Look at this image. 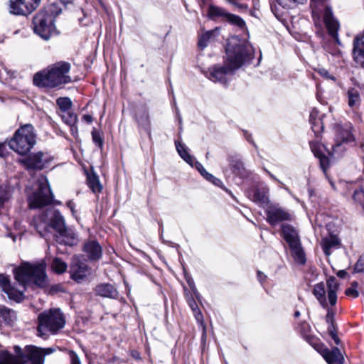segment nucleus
I'll use <instances>...</instances> for the list:
<instances>
[{
  "mask_svg": "<svg viewBox=\"0 0 364 364\" xmlns=\"http://www.w3.org/2000/svg\"><path fill=\"white\" fill-rule=\"evenodd\" d=\"M46 263L43 260L34 264L23 262L14 270L15 279L19 283L21 289H17L11 284L4 292L10 299L16 302L21 301L24 298L23 291L26 287L31 284L38 287L46 286Z\"/></svg>",
  "mask_w": 364,
  "mask_h": 364,
  "instance_id": "nucleus-1",
  "label": "nucleus"
},
{
  "mask_svg": "<svg viewBox=\"0 0 364 364\" xmlns=\"http://www.w3.org/2000/svg\"><path fill=\"white\" fill-rule=\"evenodd\" d=\"M227 58L225 65H214L210 69V80L223 84L227 82L226 75L240 68L243 63L251 58L252 48L247 43L232 38L226 48Z\"/></svg>",
  "mask_w": 364,
  "mask_h": 364,
  "instance_id": "nucleus-2",
  "label": "nucleus"
},
{
  "mask_svg": "<svg viewBox=\"0 0 364 364\" xmlns=\"http://www.w3.org/2000/svg\"><path fill=\"white\" fill-rule=\"evenodd\" d=\"M70 70L69 63L64 61L55 63L36 73L33 77V83L38 87L50 88L70 83L72 81L69 75Z\"/></svg>",
  "mask_w": 364,
  "mask_h": 364,
  "instance_id": "nucleus-3",
  "label": "nucleus"
},
{
  "mask_svg": "<svg viewBox=\"0 0 364 364\" xmlns=\"http://www.w3.org/2000/svg\"><path fill=\"white\" fill-rule=\"evenodd\" d=\"M61 11V8L56 4H51L45 7L33 18L34 32L43 39L48 40L56 33L54 21Z\"/></svg>",
  "mask_w": 364,
  "mask_h": 364,
  "instance_id": "nucleus-4",
  "label": "nucleus"
},
{
  "mask_svg": "<svg viewBox=\"0 0 364 364\" xmlns=\"http://www.w3.org/2000/svg\"><path fill=\"white\" fill-rule=\"evenodd\" d=\"M65 318L60 309H50L38 316V336L46 338L64 328Z\"/></svg>",
  "mask_w": 364,
  "mask_h": 364,
  "instance_id": "nucleus-5",
  "label": "nucleus"
},
{
  "mask_svg": "<svg viewBox=\"0 0 364 364\" xmlns=\"http://www.w3.org/2000/svg\"><path fill=\"white\" fill-rule=\"evenodd\" d=\"M37 134L31 124L21 126L10 139L8 145L11 149L19 155H26L37 142Z\"/></svg>",
  "mask_w": 364,
  "mask_h": 364,
  "instance_id": "nucleus-6",
  "label": "nucleus"
},
{
  "mask_svg": "<svg viewBox=\"0 0 364 364\" xmlns=\"http://www.w3.org/2000/svg\"><path fill=\"white\" fill-rule=\"evenodd\" d=\"M16 355L8 351L0 353V364H43L40 353L31 347L15 346Z\"/></svg>",
  "mask_w": 364,
  "mask_h": 364,
  "instance_id": "nucleus-7",
  "label": "nucleus"
},
{
  "mask_svg": "<svg viewBox=\"0 0 364 364\" xmlns=\"http://www.w3.org/2000/svg\"><path fill=\"white\" fill-rule=\"evenodd\" d=\"M53 196L47 178L41 177L37 182L36 190L28 196L31 208H38L50 203Z\"/></svg>",
  "mask_w": 364,
  "mask_h": 364,
  "instance_id": "nucleus-8",
  "label": "nucleus"
},
{
  "mask_svg": "<svg viewBox=\"0 0 364 364\" xmlns=\"http://www.w3.org/2000/svg\"><path fill=\"white\" fill-rule=\"evenodd\" d=\"M313 15L318 14L320 9L318 6L323 7V21L328 28L329 34L335 39L336 42L341 45V41L338 36V30L339 28L338 22L333 18L331 9L325 4L326 0H311Z\"/></svg>",
  "mask_w": 364,
  "mask_h": 364,
  "instance_id": "nucleus-9",
  "label": "nucleus"
},
{
  "mask_svg": "<svg viewBox=\"0 0 364 364\" xmlns=\"http://www.w3.org/2000/svg\"><path fill=\"white\" fill-rule=\"evenodd\" d=\"M350 129L351 127L348 126L345 129L338 128L337 129L335 144L332 146L331 151H329L331 156L336 158L341 156L346 149V145L354 140Z\"/></svg>",
  "mask_w": 364,
  "mask_h": 364,
  "instance_id": "nucleus-10",
  "label": "nucleus"
},
{
  "mask_svg": "<svg viewBox=\"0 0 364 364\" xmlns=\"http://www.w3.org/2000/svg\"><path fill=\"white\" fill-rule=\"evenodd\" d=\"M52 158L46 153L42 151L29 155L20 162L27 168L33 170H42L47 166Z\"/></svg>",
  "mask_w": 364,
  "mask_h": 364,
  "instance_id": "nucleus-11",
  "label": "nucleus"
},
{
  "mask_svg": "<svg viewBox=\"0 0 364 364\" xmlns=\"http://www.w3.org/2000/svg\"><path fill=\"white\" fill-rule=\"evenodd\" d=\"M40 0H16L11 2L10 13L15 15H23L31 14L38 6Z\"/></svg>",
  "mask_w": 364,
  "mask_h": 364,
  "instance_id": "nucleus-12",
  "label": "nucleus"
},
{
  "mask_svg": "<svg viewBox=\"0 0 364 364\" xmlns=\"http://www.w3.org/2000/svg\"><path fill=\"white\" fill-rule=\"evenodd\" d=\"M46 216L49 221L50 229L55 230L57 233L63 231L65 226V219L58 210L49 208L46 210Z\"/></svg>",
  "mask_w": 364,
  "mask_h": 364,
  "instance_id": "nucleus-13",
  "label": "nucleus"
},
{
  "mask_svg": "<svg viewBox=\"0 0 364 364\" xmlns=\"http://www.w3.org/2000/svg\"><path fill=\"white\" fill-rule=\"evenodd\" d=\"M266 213L267 221L272 225L291 220V215L279 207L270 206L267 209Z\"/></svg>",
  "mask_w": 364,
  "mask_h": 364,
  "instance_id": "nucleus-14",
  "label": "nucleus"
},
{
  "mask_svg": "<svg viewBox=\"0 0 364 364\" xmlns=\"http://www.w3.org/2000/svg\"><path fill=\"white\" fill-rule=\"evenodd\" d=\"M89 273L86 264L80 262L77 256L73 257L70 265V274L73 279L80 282Z\"/></svg>",
  "mask_w": 364,
  "mask_h": 364,
  "instance_id": "nucleus-15",
  "label": "nucleus"
},
{
  "mask_svg": "<svg viewBox=\"0 0 364 364\" xmlns=\"http://www.w3.org/2000/svg\"><path fill=\"white\" fill-rule=\"evenodd\" d=\"M353 52L355 61L364 68V31L354 38Z\"/></svg>",
  "mask_w": 364,
  "mask_h": 364,
  "instance_id": "nucleus-16",
  "label": "nucleus"
},
{
  "mask_svg": "<svg viewBox=\"0 0 364 364\" xmlns=\"http://www.w3.org/2000/svg\"><path fill=\"white\" fill-rule=\"evenodd\" d=\"M31 225L41 237H45L50 231L49 221L46 216V211L33 218Z\"/></svg>",
  "mask_w": 364,
  "mask_h": 364,
  "instance_id": "nucleus-17",
  "label": "nucleus"
},
{
  "mask_svg": "<svg viewBox=\"0 0 364 364\" xmlns=\"http://www.w3.org/2000/svg\"><path fill=\"white\" fill-rule=\"evenodd\" d=\"M83 251L90 260H98L102 256V247L96 241L87 242Z\"/></svg>",
  "mask_w": 364,
  "mask_h": 364,
  "instance_id": "nucleus-18",
  "label": "nucleus"
},
{
  "mask_svg": "<svg viewBox=\"0 0 364 364\" xmlns=\"http://www.w3.org/2000/svg\"><path fill=\"white\" fill-rule=\"evenodd\" d=\"M321 354L328 364H343L344 362V357L337 347L331 350L326 348Z\"/></svg>",
  "mask_w": 364,
  "mask_h": 364,
  "instance_id": "nucleus-19",
  "label": "nucleus"
},
{
  "mask_svg": "<svg viewBox=\"0 0 364 364\" xmlns=\"http://www.w3.org/2000/svg\"><path fill=\"white\" fill-rule=\"evenodd\" d=\"M55 240L60 244L72 246L76 242V237L74 232L65 227L62 232H58L55 235Z\"/></svg>",
  "mask_w": 364,
  "mask_h": 364,
  "instance_id": "nucleus-20",
  "label": "nucleus"
},
{
  "mask_svg": "<svg viewBox=\"0 0 364 364\" xmlns=\"http://www.w3.org/2000/svg\"><path fill=\"white\" fill-rule=\"evenodd\" d=\"M328 289V299L331 306H334L337 301V291L339 284L334 277H331L326 282Z\"/></svg>",
  "mask_w": 364,
  "mask_h": 364,
  "instance_id": "nucleus-21",
  "label": "nucleus"
},
{
  "mask_svg": "<svg viewBox=\"0 0 364 364\" xmlns=\"http://www.w3.org/2000/svg\"><path fill=\"white\" fill-rule=\"evenodd\" d=\"M282 235L289 246L300 242L298 232L289 225H282Z\"/></svg>",
  "mask_w": 364,
  "mask_h": 364,
  "instance_id": "nucleus-22",
  "label": "nucleus"
},
{
  "mask_svg": "<svg viewBox=\"0 0 364 364\" xmlns=\"http://www.w3.org/2000/svg\"><path fill=\"white\" fill-rule=\"evenodd\" d=\"M321 245L325 255L329 256L331 249L338 248L339 247L340 240L336 235H330L322 239Z\"/></svg>",
  "mask_w": 364,
  "mask_h": 364,
  "instance_id": "nucleus-23",
  "label": "nucleus"
},
{
  "mask_svg": "<svg viewBox=\"0 0 364 364\" xmlns=\"http://www.w3.org/2000/svg\"><path fill=\"white\" fill-rule=\"evenodd\" d=\"M16 319V314L13 309L0 305V323L11 325Z\"/></svg>",
  "mask_w": 364,
  "mask_h": 364,
  "instance_id": "nucleus-24",
  "label": "nucleus"
},
{
  "mask_svg": "<svg viewBox=\"0 0 364 364\" xmlns=\"http://www.w3.org/2000/svg\"><path fill=\"white\" fill-rule=\"evenodd\" d=\"M314 296L316 297L320 304L323 307L326 308L328 306L327 301L326 299V290L323 283H318L314 286Z\"/></svg>",
  "mask_w": 364,
  "mask_h": 364,
  "instance_id": "nucleus-25",
  "label": "nucleus"
},
{
  "mask_svg": "<svg viewBox=\"0 0 364 364\" xmlns=\"http://www.w3.org/2000/svg\"><path fill=\"white\" fill-rule=\"evenodd\" d=\"M309 122L311 124L313 132L317 134L323 128L321 119L318 117V112L316 110H312L309 116Z\"/></svg>",
  "mask_w": 364,
  "mask_h": 364,
  "instance_id": "nucleus-26",
  "label": "nucleus"
},
{
  "mask_svg": "<svg viewBox=\"0 0 364 364\" xmlns=\"http://www.w3.org/2000/svg\"><path fill=\"white\" fill-rule=\"evenodd\" d=\"M294 260L299 264H304L306 262L305 254L301 247V242L289 246Z\"/></svg>",
  "mask_w": 364,
  "mask_h": 364,
  "instance_id": "nucleus-27",
  "label": "nucleus"
},
{
  "mask_svg": "<svg viewBox=\"0 0 364 364\" xmlns=\"http://www.w3.org/2000/svg\"><path fill=\"white\" fill-rule=\"evenodd\" d=\"M176 150H177L178 154L181 156V157L188 164H190L191 166H193L194 159L188 152V150H187V148L186 147V146L179 141H176Z\"/></svg>",
  "mask_w": 364,
  "mask_h": 364,
  "instance_id": "nucleus-28",
  "label": "nucleus"
},
{
  "mask_svg": "<svg viewBox=\"0 0 364 364\" xmlns=\"http://www.w3.org/2000/svg\"><path fill=\"white\" fill-rule=\"evenodd\" d=\"M229 13L224 9L215 6H210L208 9V16L211 18H223L226 20Z\"/></svg>",
  "mask_w": 364,
  "mask_h": 364,
  "instance_id": "nucleus-29",
  "label": "nucleus"
},
{
  "mask_svg": "<svg viewBox=\"0 0 364 364\" xmlns=\"http://www.w3.org/2000/svg\"><path fill=\"white\" fill-rule=\"evenodd\" d=\"M277 3L281 7L286 9H292L300 4H304L307 0H276Z\"/></svg>",
  "mask_w": 364,
  "mask_h": 364,
  "instance_id": "nucleus-30",
  "label": "nucleus"
},
{
  "mask_svg": "<svg viewBox=\"0 0 364 364\" xmlns=\"http://www.w3.org/2000/svg\"><path fill=\"white\" fill-rule=\"evenodd\" d=\"M51 268L55 273L63 274L67 270L68 265L66 262L61 259L55 257L52 261Z\"/></svg>",
  "mask_w": 364,
  "mask_h": 364,
  "instance_id": "nucleus-31",
  "label": "nucleus"
},
{
  "mask_svg": "<svg viewBox=\"0 0 364 364\" xmlns=\"http://www.w3.org/2000/svg\"><path fill=\"white\" fill-rule=\"evenodd\" d=\"M252 200L256 203H267L268 202L267 190L256 188L254 190Z\"/></svg>",
  "mask_w": 364,
  "mask_h": 364,
  "instance_id": "nucleus-32",
  "label": "nucleus"
},
{
  "mask_svg": "<svg viewBox=\"0 0 364 364\" xmlns=\"http://www.w3.org/2000/svg\"><path fill=\"white\" fill-rule=\"evenodd\" d=\"M96 293L104 297H112L113 293V287L109 284H102L97 286L95 289Z\"/></svg>",
  "mask_w": 364,
  "mask_h": 364,
  "instance_id": "nucleus-33",
  "label": "nucleus"
},
{
  "mask_svg": "<svg viewBox=\"0 0 364 364\" xmlns=\"http://www.w3.org/2000/svg\"><path fill=\"white\" fill-rule=\"evenodd\" d=\"M348 105L350 107H354L358 105L360 103V94L359 92L355 89L351 88L348 91Z\"/></svg>",
  "mask_w": 364,
  "mask_h": 364,
  "instance_id": "nucleus-34",
  "label": "nucleus"
},
{
  "mask_svg": "<svg viewBox=\"0 0 364 364\" xmlns=\"http://www.w3.org/2000/svg\"><path fill=\"white\" fill-rule=\"evenodd\" d=\"M12 196V188L10 187H0V208L8 202Z\"/></svg>",
  "mask_w": 364,
  "mask_h": 364,
  "instance_id": "nucleus-35",
  "label": "nucleus"
},
{
  "mask_svg": "<svg viewBox=\"0 0 364 364\" xmlns=\"http://www.w3.org/2000/svg\"><path fill=\"white\" fill-rule=\"evenodd\" d=\"M60 116L63 121L69 126L75 125L77 123V115L70 111L63 112Z\"/></svg>",
  "mask_w": 364,
  "mask_h": 364,
  "instance_id": "nucleus-36",
  "label": "nucleus"
},
{
  "mask_svg": "<svg viewBox=\"0 0 364 364\" xmlns=\"http://www.w3.org/2000/svg\"><path fill=\"white\" fill-rule=\"evenodd\" d=\"M188 303L189 304V306L192 309V311H193V312L194 314L195 318L197 320V321L200 322V323H203V314H202L201 311L198 309V305H197L196 301L193 299H191L190 298V299H188Z\"/></svg>",
  "mask_w": 364,
  "mask_h": 364,
  "instance_id": "nucleus-37",
  "label": "nucleus"
},
{
  "mask_svg": "<svg viewBox=\"0 0 364 364\" xmlns=\"http://www.w3.org/2000/svg\"><path fill=\"white\" fill-rule=\"evenodd\" d=\"M214 33H215V31L211 30V31H208L205 32V33L202 34V36H200L199 41H198V46L201 49L205 48L208 46V42L213 37Z\"/></svg>",
  "mask_w": 364,
  "mask_h": 364,
  "instance_id": "nucleus-38",
  "label": "nucleus"
},
{
  "mask_svg": "<svg viewBox=\"0 0 364 364\" xmlns=\"http://www.w3.org/2000/svg\"><path fill=\"white\" fill-rule=\"evenodd\" d=\"M56 103L61 112L69 111L72 106V102L68 97H59Z\"/></svg>",
  "mask_w": 364,
  "mask_h": 364,
  "instance_id": "nucleus-39",
  "label": "nucleus"
},
{
  "mask_svg": "<svg viewBox=\"0 0 364 364\" xmlns=\"http://www.w3.org/2000/svg\"><path fill=\"white\" fill-rule=\"evenodd\" d=\"M87 183L89 187L93 192H99L102 189L97 177L95 175L89 176L87 178Z\"/></svg>",
  "mask_w": 364,
  "mask_h": 364,
  "instance_id": "nucleus-40",
  "label": "nucleus"
},
{
  "mask_svg": "<svg viewBox=\"0 0 364 364\" xmlns=\"http://www.w3.org/2000/svg\"><path fill=\"white\" fill-rule=\"evenodd\" d=\"M226 21L241 28L245 27V22L244 21V20L237 15L229 13V14L228 15V18H226Z\"/></svg>",
  "mask_w": 364,
  "mask_h": 364,
  "instance_id": "nucleus-41",
  "label": "nucleus"
},
{
  "mask_svg": "<svg viewBox=\"0 0 364 364\" xmlns=\"http://www.w3.org/2000/svg\"><path fill=\"white\" fill-rule=\"evenodd\" d=\"M311 149L314 151V155L319 159L321 167L323 171L326 172L329 163L328 157L319 153L313 146H311Z\"/></svg>",
  "mask_w": 364,
  "mask_h": 364,
  "instance_id": "nucleus-42",
  "label": "nucleus"
},
{
  "mask_svg": "<svg viewBox=\"0 0 364 364\" xmlns=\"http://www.w3.org/2000/svg\"><path fill=\"white\" fill-rule=\"evenodd\" d=\"M353 199L355 203L362 205L364 210V188L356 189L353 194Z\"/></svg>",
  "mask_w": 364,
  "mask_h": 364,
  "instance_id": "nucleus-43",
  "label": "nucleus"
},
{
  "mask_svg": "<svg viewBox=\"0 0 364 364\" xmlns=\"http://www.w3.org/2000/svg\"><path fill=\"white\" fill-rule=\"evenodd\" d=\"M358 283L357 282H353L350 284V287L348 288L345 294L348 296H352L353 298H357L359 296V292L358 291Z\"/></svg>",
  "mask_w": 364,
  "mask_h": 364,
  "instance_id": "nucleus-44",
  "label": "nucleus"
},
{
  "mask_svg": "<svg viewBox=\"0 0 364 364\" xmlns=\"http://www.w3.org/2000/svg\"><path fill=\"white\" fill-rule=\"evenodd\" d=\"M136 117L141 125L146 126L149 124V117L146 110H142L140 113H137Z\"/></svg>",
  "mask_w": 364,
  "mask_h": 364,
  "instance_id": "nucleus-45",
  "label": "nucleus"
},
{
  "mask_svg": "<svg viewBox=\"0 0 364 364\" xmlns=\"http://www.w3.org/2000/svg\"><path fill=\"white\" fill-rule=\"evenodd\" d=\"M26 347H31V348H34L35 350H36V351L40 353L43 364H44V360H45V358H44L45 355L51 354L55 350L52 348H38V347H36L34 346H26Z\"/></svg>",
  "mask_w": 364,
  "mask_h": 364,
  "instance_id": "nucleus-46",
  "label": "nucleus"
},
{
  "mask_svg": "<svg viewBox=\"0 0 364 364\" xmlns=\"http://www.w3.org/2000/svg\"><path fill=\"white\" fill-rule=\"evenodd\" d=\"M92 137L94 143L101 148L103 144V140L100 133L97 130L94 129L92 132Z\"/></svg>",
  "mask_w": 364,
  "mask_h": 364,
  "instance_id": "nucleus-47",
  "label": "nucleus"
},
{
  "mask_svg": "<svg viewBox=\"0 0 364 364\" xmlns=\"http://www.w3.org/2000/svg\"><path fill=\"white\" fill-rule=\"evenodd\" d=\"M11 284L9 278L4 275L1 274H0V288L4 291L7 288L9 287V285Z\"/></svg>",
  "mask_w": 364,
  "mask_h": 364,
  "instance_id": "nucleus-48",
  "label": "nucleus"
},
{
  "mask_svg": "<svg viewBox=\"0 0 364 364\" xmlns=\"http://www.w3.org/2000/svg\"><path fill=\"white\" fill-rule=\"evenodd\" d=\"M196 168L201 173V175L207 180L213 178V176L208 173L201 164L197 162L196 164Z\"/></svg>",
  "mask_w": 364,
  "mask_h": 364,
  "instance_id": "nucleus-49",
  "label": "nucleus"
},
{
  "mask_svg": "<svg viewBox=\"0 0 364 364\" xmlns=\"http://www.w3.org/2000/svg\"><path fill=\"white\" fill-rule=\"evenodd\" d=\"M318 72L321 76H322L323 77H324L327 80H331L334 82L336 80V77L334 75L330 74L328 73V71L324 68L319 69Z\"/></svg>",
  "mask_w": 364,
  "mask_h": 364,
  "instance_id": "nucleus-50",
  "label": "nucleus"
},
{
  "mask_svg": "<svg viewBox=\"0 0 364 364\" xmlns=\"http://www.w3.org/2000/svg\"><path fill=\"white\" fill-rule=\"evenodd\" d=\"M229 3L237 7L240 11H246L248 9L246 4L239 3L237 0H230Z\"/></svg>",
  "mask_w": 364,
  "mask_h": 364,
  "instance_id": "nucleus-51",
  "label": "nucleus"
},
{
  "mask_svg": "<svg viewBox=\"0 0 364 364\" xmlns=\"http://www.w3.org/2000/svg\"><path fill=\"white\" fill-rule=\"evenodd\" d=\"M70 364H81L80 360L75 352L70 350L69 352Z\"/></svg>",
  "mask_w": 364,
  "mask_h": 364,
  "instance_id": "nucleus-52",
  "label": "nucleus"
},
{
  "mask_svg": "<svg viewBox=\"0 0 364 364\" xmlns=\"http://www.w3.org/2000/svg\"><path fill=\"white\" fill-rule=\"evenodd\" d=\"M355 270L357 272H364V260L361 258L358 260L355 265Z\"/></svg>",
  "mask_w": 364,
  "mask_h": 364,
  "instance_id": "nucleus-53",
  "label": "nucleus"
},
{
  "mask_svg": "<svg viewBox=\"0 0 364 364\" xmlns=\"http://www.w3.org/2000/svg\"><path fill=\"white\" fill-rule=\"evenodd\" d=\"M66 205L70 210L73 215L76 217L75 204L72 200H69L67 202Z\"/></svg>",
  "mask_w": 364,
  "mask_h": 364,
  "instance_id": "nucleus-54",
  "label": "nucleus"
},
{
  "mask_svg": "<svg viewBox=\"0 0 364 364\" xmlns=\"http://www.w3.org/2000/svg\"><path fill=\"white\" fill-rule=\"evenodd\" d=\"M7 153L6 143H0V156H4Z\"/></svg>",
  "mask_w": 364,
  "mask_h": 364,
  "instance_id": "nucleus-55",
  "label": "nucleus"
},
{
  "mask_svg": "<svg viewBox=\"0 0 364 364\" xmlns=\"http://www.w3.org/2000/svg\"><path fill=\"white\" fill-rule=\"evenodd\" d=\"M257 278L260 282H263L266 279V275L261 271H257Z\"/></svg>",
  "mask_w": 364,
  "mask_h": 364,
  "instance_id": "nucleus-56",
  "label": "nucleus"
},
{
  "mask_svg": "<svg viewBox=\"0 0 364 364\" xmlns=\"http://www.w3.org/2000/svg\"><path fill=\"white\" fill-rule=\"evenodd\" d=\"M328 331L331 337L333 336V334H336L335 327L332 321L331 326L328 328Z\"/></svg>",
  "mask_w": 364,
  "mask_h": 364,
  "instance_id": "nucleus-57",
  "label": "nucleus"
},
{
  "mask_svg": "<svg viewBox=\"0 0 364 364\" xmlns=\"http://www.w3.org/2000/svg\"><path fill=\"white\" fill-rule=\"evenodd\" d=\"M208 181H211L213 184L216 186H220V183H222L221 181L215 176L213 178H211L210 179H208Z\"/></svg>",
  "mask_w": 364,
  "mask_h": 364,
  "instance_id": "nucleus-58",
  "label": "nucleus"
},
{
  "mask_svg": "<svg viewBox=\"0 0 364 364\" xmlns=\"http://www.w3.org/2000/svg\"><path fill=\"white\" fill-rule=\"evenodd\" d=\"M82 119L87 123H91L93 120V118L91 115H89V114H85L83 117H82Z\"/></svg>",
  "mask_w": 364,
  "mask_h": 364,
  "instance_id": "nucleus-59",
  "label": "nucleus"
},
{
  "mask_svg": "<svg viewBox=\"0 0 364 364\" xmlns=\"http://www.w3.org/2000/svg\"><path fill=\"white\" fill-rule=\"evenodd\" d=\"M347 274V272L345 270H339L337 272V276L341 278H344Z\"/></svg>",
  "mask_w": 364,
  "mask_h": 364,
  "instance_id": "nucleus-60",
  "label": "nucleus"
},
{
  "mask_svg": "<svg viewBox=\"0 0 364 364\" xmlns=\"http://www.w3.org/2000/svg\"><path fill=\"white\" fill-rule=\"evenodd\" d=\"M332 339L334 341L336 344L338 345L341 342L339 338L338 337L337 334H333V336H331Z\"/></svg>",
  "mask_w": 364,
  "mask_h": 364,
  "instance_id": "nucleus-61",
  "label": "nucleus"
},
{
  "mask_svg": "<svg viewBox=\"0 0 364 364\" xmlns=\"http://www.w3.org/2000/svg\"><path fill=\"white\" fill-rule=\"evenodd\" d=\"M70 131L72 132V134L74 135L75 134H77V127H76V124L75 125H73V126H70Z\"/></svg>",
  "mask_w": 364,
  "mask_h": 364,
  "instance_id": "nucleus-62",
  "label": "nucleus"
},
{
  "mask_svg": "<svg viewBox=\"0 0 364 364\" xmlns=\"http://www.w3.org/2000/svg\"><path fill=\"white\" fill-rule=\"evenodd\" d=\"M341 185H342V186H346L348 188H348V186H353V183H346V182H341Z\"/></svg>",
  "mask_w": 364,
  "mask_h": 364,
  "instance_id": "nucleus-63",
  "label": "nucleus"
},
{
  "mask_svg": "<svg viewBox=\"0 0 364 364\" xmlns=\"http://www.w3.org/2000/svg\"><path fill=\"white\" fill-rule=\"evenodd\" d=\"M269 176L272 178H273L274 180L277 181V182H279V183H282V182L278 180L274 175H272V173H269Z\"/></svg>",
  "mask_w": 364,
  "mask_h": 364,
  "instance_id": "nucleus-64",
  "label": "nucleus"
}]
</instances>
